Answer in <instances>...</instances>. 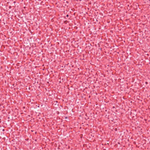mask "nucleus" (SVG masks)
Returning <instances> with one entry per match:
<instances>
[{"mask_svg":"<svg viewBox=\"0 0 150 150\" xmlns=\"http://www.w3.org/2000/svg\"><path fill=\"white\" fill-rule=\"evenodd\" d=\"M68 16H69V15H67V17H68Z\"/></svg>","mask_w":150,"mask_h":150,"instance_id":"obj_1","label":"nucleus"}]
</instances>
